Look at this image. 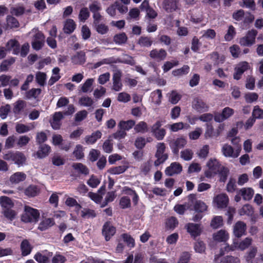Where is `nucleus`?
Returning <instances> with one entry per match:
<instances>
[{"label": "nucleus", "instance_id": "nucleus-1", "mask_svg": "<svg viewBox=\"0 0 263 263\" xmlns=\"http://www.w3.org/2000/svg\"><path fill=\"white\" fill-rule=\"evenodd\" d=\"M40 213L38 210L30 206L26 205L24 213L21 216V220L24 222H36L38 221Z\"/></svg>", "mask_w": 263, "mask_h": 263}, {"label": "nucleus", "instance_id": "nucleus-2", "mask_svg": "<svg viewBox=\"0 0 263 263\" xmlns=\"http://www.w3.org/2000/svg\"><path fill=\"white\" fill-rule=\"evenodd\" d=\"M156 148L157 150L155 156L157 159L154 162V164L157 166L165 162L168 158V155L165 153L166 147L164 143H158L156 145Z\"/></svg>", "mask_w": 263, "mask_h": 263}, {"label": "nucleus", "instance_id": "nucleus-3", "mask_svg": "<svg viewBox=\"0 0 263 263\" xmlns=\"http://www.w3.org/2000/svg\"><path fill=\"white\" fill-rule=\"evenodd\" d=\"M241 151V145H238L233 148L228 144H224L222 147L221 151L223 155L226 157L233 158H237Z\"/></svg>", "mask_w": 263, "mask_h": 263}, {"label": "nucleus", "instance_id": "nucleus-4", "mask_svg": "<svg viewBox=\"0 0 263 263\" xmlns=\"http://www.w3.org/2000/svg\"><path fill=\"white\" fill-rule=\"evenodd\" d=\"M257 31L255 29L249 30L246 35L240 39L239 43L243 46H251L255 43Z\"/></svg>", "mask_w": 263, "mask_h": 263}, {"label": "nucleus", "instance_id": "nucleus-5", "mask_svg": "<svg viewBox=\"0 0 263 263\" xmlns=\"http://www.w3.org/2000/svg\"><path fill=\"white\" fill-rule=\"evenodd\" d=\"M35 34L33 37L31 43L32 48L35 50H39L44 46L45 43V36L43 33L37 29H33Z\"/></svg>", "mask_w": 263, "mask_h": 263}, {"label": "nucleus", "instance_id": "nucleus-6", "mask_svg": "<svg viewBox=\"0 0 263 263\" xmlns=\"http://www.w3.org/2000/svg\"><path fill=\"white\" fill-rule=\"evenodd\" d=\"M186 143V139L183 137H180L171 140L169 145L173 153L175 155H178L179 149L183 148Z\"/></svg>", "mask_w": 263, "mask_h": 263}, {"label": "nucleus", "instance_id": "nucleus-7", "mask_svg": "<svg viewBox=\"0 0 263 263\" xmlns=\"http://www.w3.org/2000/svg\"><path fill=\"white\" fill-rule=\"evenodd\" d=\"M208 170L205 172V176L211 178L218 173L221 167L219 163L216 159L210 160L206 164Z\"/></svg>", "mask_w": 263, "mask_h": 263}, {"label": "nucleus", "instance_id": "nucleus-8", "mask_svg": "<svg viewBox=\"0 0 263 263\" xmlns=\"http://www.w3.org/2000/svg\"><path fill=\"white\" fill-rule=\"evenodd\" d=\"M252 239L250 237H247L240 242H234L233 245L231 246H226L225 250L226 251H234L235 249H239L241 251H243L247 249L251 244Z\"/></svg>", "mask_w": 263, "mask_h": 263}, {"label": "nucleus", "instance_id": "nucleus-9", "mask_svg": "<svg viewBox=\"0 0 263 263\" xmlns=\"http://www.w3.org/2000/svg\"><path fill=\"white\" fill-rule=\"evenodd\" d=\"M234 114V110L233 109L226 107L224 108L221 112H215L214 114V120L216 122H222L224 120L228 119Z\"/></svg>", "mask_w": 263, "mask_h": 263}, {"label": "nucleus", "instance_id": "nucleus-10", "mask_svg": "<svg viewBox=\"0 0 263 263\" xmlns=\"http://www.w3.org/2000/svg\"><path fill=\"white\" fill-rule=\"evenodd\" d=\"M189 200L193 205L194 210L198 213H202L206 211L208 205L202 201L197 200L194 194L189 196Z\"/></svg>", "mask_w": 263, "mask_h": 263}, {"label": "nucleus", "instance_id": "nucleus-11", "mask_svg": "<svg viewBox=\"0 0 263 263\" xmlns=\"http://www.w3.org/2000/svg\"><path fill=\"white\" fill-rule=\"evenodd\" d=\"M192 108L198 112H206L209 109V105L202 99L195 98L192 102Z\"/></svg>", "mask_w": 263, "mask_h": 263}, {"label": "nucleus", "instance_id": "nucleus-12", "mask_svg": "<svg viewBox=\"0 0 263 263\" xmlns=\"http://www.w3.org/2000/svg\"><path fill=\"white\" fill-rule=\"evenodd\" d=\"M213 202L217 208L223 209L228 206L229 199L226 194L221 193L214 197Z\"/></svg>", "mask_w": 263, "mask_h": 263}, {"label": "nucleus", "instance_id": "nucleus-13", "mask_svg": "<svg viewBox=\"0 0 263 263\" xmlns=\"http://www.w3.org/2000/svg\"><path fill=\"white\" fill-rule=\"evenodd\" d=\"M167 56V52L164 49H153L150 51L149 57L153 60L158 62L163 61Z\"/></svg>", "mask_w": 263, "mask_h": 263}, {"label": "nucleus", "instance_id": "nucleus-14", "mask_svg": "<svg viewBox=\"0 0 263 263\" xmlns=\"http://www.w3.org/2000/svg\"><path fill=\"white\" fill-rule=\"evenodd\" d=\"M249 68L250 65L247 62L239 63L235 68V72L233 74L234 79L237 80H239L243 72Z\"/></svg>", "mask_w": 263, "mask_h": 263}, {"label": "nucleus", "instance_id": "nucleus-15", "mask_svg": "<svg viewBox=\"0 0 263 263\" xmlns=\"http://www.w3.org/2000/svg\"><path fill=\"white\" fill-rule=\"evenodd\" d=\"M116 233V228L109 222H106L103 226L102 234L105 240L108 241Z\"/></svg>", "mask_w": 263, "mask_h": 263}, {"label": "nucleus", "instance_id": "nucleus-16", "mask_svg": "<svg viewBox=\"0 0 263 263\" xmlns=\"http://www.w3.org/2000/svg\"><path fill=\"white\" fill-rule=\"evenodd\" d=\"M247 229L246 223L241 221H237L233 227V233L234 235L239 238L245 234Z\"/></svg>", "mask_w": 263, "mask_h": 263}, {"label": "nucleus", "instance_id": "nucleus-17", "mask_svg": "<svg viewBox=\"0 0 263 263\" xmlns=\"http://www.w3.org/2000/svg\"><path fill=\"white\" fill-rule=\"evenodd\" d=\"M222 254L220 255H215L214 261L215 263H240V260L238 257L227 256L221 257Z\"/></svg>", "mask_w": 263, "mask_h": 263}, {"label": "nucleus", "instance_id": "nucleus-18", "mask_svg": "<svg viewBox=\"0 0 263 263\" xmlns=\"http://www.w3.org/2000/svg\"><path fill=\"white\" fill-rule=\"evenodd\" d=\"M122 73L120 70L115 71L112 77V89L119 91L122 89V83L121 82Z\"/></svg>", "mask_w": 263, "mask_h": 263}, {"label": "nucleus", "instance_id": "nucleus-19", "mask_svg": "<svg viewBox=\"0 0 263 263\" xmlns=\"http://www.w3.org/2000/svg\"><path fill=\"white\" fill-rule=\"evenodd\" d=\"M182 171L181 165L178 162L172 163L170 166L166 167L165 173L168 176L180 173Z\"/></svg>", "mask_w": 263, "mask_h": 263}, {"label": "nucleus", "instance_id": "nucleus-20", "mask_svg": "<svg viewBox=\"0 0 263 263\" xmlns=\"http://www.w3.org/2000/svg\"><path fill=\"white\" fill-rule=\"evenodd\" d=\"M187 232L194 237L199 236L201 232V229L198 224L189 223L185 226Z\"/></svg>", "mask_w": 263, "mask_h": 263}, {"label": "nucleus", "instance_id": "nucleus-21", "mask_svg": "<svg viewBox=\"0 0 263 263\" xmlns=\"http://www.w3.org/2000/svg\"><path fill=\"white\" fill-rule=\"evenodd\" d=\"M8 51H12L14 54H18L20 52V44L15 39H11L6 45Z\"/></svg>", "mask_w": 263, "mask_h": 263}, {"label": "nucleus", "instance_id": "nucleus-22", "mask_svg": "<svg viewBox=\"0 0 263 263\" xmlns=\"http://www.w3.org/2000/svg\"><path fill=\"white\" fill-rule=\"evenodd\" d=\"M86 54L83 51L76 53L71 58V62L76 65H82L86 62Z\"/></svg>", "mask_w": 263, "mask_h": 263}, {"label": "nucleus", "instance_id": "nucleus-23", "mask_svg": "<svg viewBox=\"0 0 263 263\" xmlns=\"http://www.w3.org/2000/svg\"><path fill=\"white\" fill-rule=\"evenodd\" d=\"M178 0H164L162 7L167 12H172L177 9Z\"/></svg>", "mask_w": 263, "mask_h": 263}, {"label": "nucleus", "instance_id": "nucleus-24", "mask_svg": "<svg viewBox=\"0 0 263 263\" xmlns=\"http://www.w3.org/2000/svg\"><path fill=\"white\" fill-rule=\"evenodd\" d=\"M63 116L61 112H56L53 115L52 120L50 121V124L54 129H58L61 126L60 121L63 119Z\"/></svg>", "mask_w": 263, "mask_h": 263}, {"label": "nucleus", "instance_id": "nucleus-25", "mask_svg": "<svg viewBox=\"0 0 263 263\" xmlns=\"http://www.w3.org/2000/svg\"><path fill=\"white\" fill-rule=\"evenodd\" d=\"M50 150L51 148L49 145L43 144L39 147V150L36 152L35 155L37 158L39 159L44 158L49 155Z\"/></svg>", "mask_w": 263, "mask_h": 263}, {"label": "nucleus", "instance_id": "nucleus-26", "mask_svg": "<svg viewBox=\"0 0 263 263\" xmlns=\"http://www.w3.org/2000/svg\"><path fill=\"white\" fill-rule=\"evenodd\" d=\"M102 133L100 130H97L91 134V135L86 136L85 137V141L87 144H94L98 139L101 138Z\"/></svg>", "mask_w": 263, "mask_h": 263}, {"label": "nucleus", "instance_id": "nucleus-27", "mask_svg": "<svg viewBox=\"0 0 263 263\" xmlns=\"http://www.w3.org/2000/svg\"><path fill=\"white\" fill-rule=\"evenodd\" d=\"M26 178V175L23 172H16L10 177V181L12 184H17L24 181Z\"/></svg>", "mask_w": 263, "mask_h": 263}, {"label": "nucleus", "instance_id": "nucleus-28", "mask_svg": "<svg viewBox=\"0 0 263 263\" xmlns=\"http://www.w3.org/2000/svg\"><path fill=\"white\" fill-rule=\"evenodd\" d=\"M239 193L245 200H249L252 199L254 192L251 187H243L239 190Z\"/></svg>", "mask_w": 263, "mask_h": 263}, {"label": "nucleus", "instance_id": "nucleus-29", "mask_svg": "<svg viewBox=\"0 0 263 263\" xmlns=\"http://www.w3.org/2000/svg\"><path fill=\"white\" fill-rule=\"evenodd\" d=\"M76 24L72 19H67L65 23L63 28L64 31L65 33L70 34L75 30Z\"/></svg>", "mask_w": 263, "mask_h": 263}, {"label": "nucleus", "instance_id": "nucleus-30", "mask_svg": "<svg viewBox=\"0 0 263 263\" xmlns=\"http://www.w3.org/2000/svg\"><path fill=\"white\" fill-rule=\"evenodd\" d=\"M213 238L219 242H225L229 238V234L226 231L221 230L213 235Z\"/></svg>", "mask_w": 263, "mask_h": 263}, {"label": "nucleus", "instance_id": "nucleus-31", "mask_svg": "<svg viewBox=\"0 0 263 263\" xmlns=\"http://www.w3.org/2000/svg\"><path fill=\"white\" fill-rule=\"evenodd\" d=\"M54 224L53 219L48 218H45L41 221L40 223L38 229L42 231L48 229L49 228L52 227Z\"/></svg>", "mask_w": 263, "mask_h": 263}, {"label": "nucleus", "instance_id": "nucleus-32", "mask_svg": "<svg viewBox=\"0 0 263 263\" xmlns=\"http://www.w3.org/2000/svg\"><path fill=\"white\" fill-rule=\"evenodd\" d=\"M94 79L89 78L87 79L84 83H83L80 87V90L84 92L87 93L92 91V86L94 82Z\"/></svg>", "mask_w": 263, "mask_h": 263}, {"label": "nucleus", "instance_id": "nucleus-33", "mask_svg": "<svg viewBox=\"0 0 263 263\" xmlns=\"http://www.w3.org/2000/svg\"><path fill=\"white\" fill-rule=\"evenodd\" d=\"M26 106V102L25 101L19 100L14 104L13 111L14 114L19 115Z\"/></svg>", "mask_w": 263, "mask_h": 263}, {"label": "nucleus", "instance_id": "nucleus-34", "mask_svg": "<svg viewBox=\"0 0 263 263\" xmlns=\"http://www.w3.org/2000/svg\"><path fill=\"white\" fill-rule=\"evenodd\" d=\"M21 249L23 256L28 255L32 250V247L27 239H24L22 241L21 244Z\"/></svg>", "mask_w": 263, "mask_h": 263}, {"label": "nucleus", "instance_id": "nucleus-35", "mask_svg": "<svg viewBox=\"0 0 263 263\" xmlns=\"http://www.w3.org/2000/svg\"><path fill=\"white\" fill-rule=\"evenodd\" d=\"M153 43L152 39L148 36H141L138 41V44L141 47H149Z\"/></svg>", "mask_w": 263, "mask_h": 263}, {"label": "nucleus", "instance_id": "nucleus-36", "mask_svg": "<svg viewBox=\"0 0 263 263\" xmlns=\"http://www.w3.org/2000/svg\"><path fill=\"white\" fill-rule=\"evenodd\" d=\"M135 125V121L133 120L121 121L118 124V127L125 131L129 130Z\"/></svg>", "mask_w": 263, "mask_h": 263}, {"label": "nucleus", "instance_id": "nucleus-37", "mask_svg": "<svg viewBox=\"0 0 263 263\" xmlns=\"http://www.w3.org/2000/svg\"><path fill=\"white\" fill-rule=\"evenodd\" d=\"M97 214L95 210L88 208H84L81 211V216L84 219L93 218Z\"/></svg>", "mask_w": 263, "mask_h": 263}, {"label": "nucleus", "instance_id": "nucleus-38", "mask_svg": "<svg viewBox=\"0 0 263 263\" xmlns=\"http://www.w3.org/2000/svg\"><path fill=\"white\" fill-rule=\"evenodd\" d=\"M257 252V248L256 247H252L246 253L245 259L247 263H254L253 258L255 257Z\"/></svg>", "mask_w": 263, "mask_h": 263}, {"label": "nucleus", "instance_id": "nucleus-39", "mask_svg": "<svg viewBox=\"0 0 263 263\" xmlns=\"http://www.w3.org/2000/svg\"><path fill=\"white\" fill-rule=\"evenodd\" d=\"M39 189L35 185L29 186L24 191L25 194L29 197H33L37 196L39 194Z\"/></svg>", "mask_w": 263, "mask_h": 263}, {"label": "nucleus", "instance_id": "nucleus-40", "mask_svg": "<svg viewBox=\"0 0 263 263\" xmlns=\"http://www.w3.org/2000/svg\"><path fill=\"white\" fill-rule=\"evenodd\" d=\"M47 75L45 72L38 71L35 74V81L41 86H44L46 83Z\"/></svg>", "mask_w": 263, "mask_h": 263}, {"label": "nucleus", "instance_id": "nucleus-41", "mask_svg": "<svg viewBox=\"0 0 263 263\" xmlns=\"http://www.w3.org/2000/svg\"><path fill=\"white\" fill-rule=\"evenodd\" d=\"M0 204L3 209L11 208L14 206L12 201L7 196H2L0 197Z\"/></svg>", "mask_w": 263, "mask_h": 263}, {"label": "nucleus", "instance_id": "nucleus-42", "mask_svg": "<svg viewBox=\"0 0 263 263\" xmlns=\"http://www.w3.org/2000/svg\"><path fill=\"white\" fill-rule=\"evenodd\" d=\"M207 58H209L214 63V65H218L220 63H222L225 58L223 56L219 57V54L217 52H213L210 54Z\"/></svg>", "mask_w": 263, "mask_h": 263}, {"label": "nucleus", "instance_id": "nucleus-43", "mask_svg": "<svg viewBox=\"0 0 263 263\" xmlns=\"http://www.w3.org/2000/svg\"><path fill=\"white\" fill-rule=\"evenodd\" d=\"M26 158L23 153L20 152H15L14 162L18 165H22L25 163Z\"/></svg>", "mask_w": 263, "mask_h": 263}, {"label": "nucleus", "instance_id": "nucleus-44", "mask_svg": "<svg viewBox=\"0 0 263 263\" xmlns=\"http://www.w3.org/2000/svg\"><path fill=\"white\" fill-rule=\"evenodd\" d=\"M72 166L78 173L84 175H87L89 173L88 168L81 163H74L72 164Z\"/></svg>", "mask_w": 263, "mask_h": 263}, {"label": "nucleus", "instance_id": "nucleus-45", "mask_svg": "<svg viewBox=\"0 0 263 263\" xmlns=\"http://www.w3.org/2000/svg\"><path fill=\"white\" fill-rule=\"evenodd\" d=\"M15 61L14 58H10L2 62L0 65V70L2 71H6L8 70L9 67L12 65Z\"/></svg>", "mask_w": 263, "mask_h": 263}, {"label": "nucleus", "instance_id": "nucleus-46", "mask_svg": "<svg viewBox=\"0 0 263 263\" xmlns=\"http://www.w3.org/2000/svg\"><path fill=\"white\" fill-rule=\"evenodd\" d=\"M40 88H32L25 93V97L28 99H36L41 93Z\"/></svg>", "mask_w": 263, "mask_h": 263}, {"label": "nucleus", "instance_id": "nucleus-47", "mask_svg": "<svg viewBox=\"0 0 263 263\" xmlns=\"http://www.w3.org/2000/svg\"><path fill=\"white\" fill-rule=\"evenodd\" d=\"M20 24L16 18L12 16H8L7 17V29H12L19 27Z\"/></svg>", "mask_w": 263, "mask_h": 263}, {"label": "nucleus", "instance_id": "nucleus-48", "mask_svg": "<svg viewBox=\"0 0 263 263\" xmlns=\"http://www.w3.org/2000/svg\"><path fill=\"white\" fill-rule=\"evenodd\" d=\"M2 213L7 219L10 221H12L14 219L17 215V213L11 208L3 209Z\"/></svg>", "mask_w": 263, "mask_h": 263}, {"label": "nucleus", "instance_id": "nucleus-49", "mask_svg": "<svg viewBox=\"0 0 263 263\" xmlns=\"http://www.w3.org/2000/svg\"><path fill=\"white\" fill-rule=\"evenodd\" d=\"M168 96L169 102L173 104H177L181 98V96L175 90L171 91L168 94Z\"/></svg>", "mask_w": 263, "mask_h": 263}, {"label": "nucleus", "instance_id": "nucleus-50", "mask_svg": "<svg viewBox=\"0 0 263 263\" xmlns=\"http://www.w3.org/2000/svg\"><path fill=\"white\" fill-rule=\"evenodd\" d=\"M127 37L124 32L116 34L114 37V41L116 44L120 45L126 43Z\"/></svg>", "mask_w": 263, "mask_h": 263}, {"label": "nucleus", "instance_id": "nucleus-51", "mask_svg": "<svg viewBox=\"0 0 263 263\" xmlns=\"http://www.w3.org/2000/svg\"><path fill=\"white\" fill-rule=\"evenodd\" d=\"M134 126V130L136 133H144L148 130L147 125L144 121H141Z\"/></svg>", "mask_w": 263, "mask_h": 263}, {"label": "nucleus", "instance_id": "nucleus-52", "mask_svg": "<svg viewBox=\"0 0 263 263\" xmlns=\"http://www.w3.org/2000/svg\"><path fill=\"white\" fill-rule=\"evenodd\" d=\"M153 98V102L156 105H159L161 102L162 98L161 90L160 89H157L152 93Z\"/></svg>", "mask_w": 263, "mask_h": 263}, {"label": "nucleus", "instance_id": "nucleus-53", "mask_svg": "<svg viewBox=\"0 0 263 263\" xmlns=\"http://www.w3.org/2000/svg\"><path fill=\"white\" fill-rule=\"evenodd\" d=\"M93 100L87 96H84L80 98L79 103L80 105L85 107H90L93 104Z\"/></svg>", "mask_w": 263, "mask_h": 263}, {"label": "nucleus", "instance_id": "nucleus-54", "mask_svg": "<svg viewBox=\"0 0 263 263\" xmlns=\"http://www.w3.org/2000/svg\"><path fill=\"white\" fill-rule=\"evenodd\" d=\"M193 154L192 150L186 148L180 152V157L185 161H189L192 159Z\"/></svg>", "mask_w": 263, "mask_h": 263}, {"label": "nucleus", "instance_id": "nucleus-55", "mask_svg": "<svg viewBox=\"0 0 263 263\" xmlns=\"http://www.w3.org/2000/svg\"><path fill=\"white\" fill-rule=\"evenodd\" d=\"M239 213L240 215H251L253 213V209L251 205L246 204L239 210Z\"/></svg>", "mask_w": 263, "mask_h": 263}, {"label": "nucleus", "instance_id": "nucleus-56", "mask_svg": "<svg viewBox=\"0 0 263 263\" xmlns=\"http://www.w3.org/2000/svg\"><path fill=\"white\" fill-rule=\"evenodd\" d=\"M223 224V219L221 216H217L214 217L211 222V226L213 229H217Z\"/></svg>", "mask_w": 263, "mask_h": 263}, {"label": "nucleus", "instance_id": "nucleus-57", "mask_svg": "<svg viewBox=\"0 0 263 263\" xmlns=\"http://www.w3.org/2000/svg\"><path fill=\"white\" fill-rule=\"evenodd\" d=\"M209 153V146L205 145L202 146L197 153L198 157L200 159H205Z\"/></svg>", "mask_w": 263, "mask_h": 263}, {"label": "nucleus", "instance_id": "nucleus-58", "mask_svg": "<svg viewBox=\"0 0 263 263\" xmlns=\"http://www.w3.org/2000/svg\"><path fill=\"white\" fill-rule=\"evenodd\" d=\"M121 237L129 247H134L135 245V240L129 234L127 233L123 234L121 235Z\"/></svg>", "mask_w": 263, "mask_h": 263}, {"label": "nucleus", "instance_id": "nucleus-59", "mask_svg": "<svg viewBox=\"0 0 263 263\" xmlns=\"http://www.w3.org/2000/svg\"><path fill=\"white\" fill-rule=\"evenodd\" d=\"M236 34V31L235 28L230 25L229 27L227 33L224 35V39L227 41H231Z\"/></svg>", "mask_w": 263, "mask_h": 263}, {"label": "nucleus", "instance_id": "nucleus-60", "mask_svg": "<svg viewBox=\"0 0 263 263\" xmlns=\"http://www.w3.org/2000/svg\"><path fill=\"white\" fill-rule=\"evenodd\" d=\"M16 142V137L14 135L9 136L5 141V147L10 149L14 147Z\"/></svg>", "mask_w": 263, "mask_h": 263}, {"label": "nucleus", "instance_id": "nucleus-61", "mask_svg": "<svg viewBox=\"0 0 263 263\" xmlns=\"http://www.w3.org/2000/svg\"><path fill=\"white\" fill-rule=\"evenodd\" d=\"M205 138H210L216 137V132L214 131L213 126L211 124H207L206 130L204 133Z\"/></svg>", "mask_w": 263, "mask_h": 263}, {"label": "nucleus", "instance_id": "nucleus-62", "mask_svg": "<svg viewBox=\"0 0 263 263\" xmlns=\"http://www.w3.org/2000/svg\"><path fill=\"white\" fill-rule=\"evenodd\" d=\"M191 259V254L188 252H182L177 263H189Z\"/></svg>", "mask_w": 263, "mask_h": 263}, {"label": "nucleus", "instance_id": "nucleus-63", "mask_svg": "<svg viewBox=\"0 0 263 263\" xmlns=\"http://www.w3.org/2000/svg\"><path fill=\"white\" fill-rule=\"evenodd\" d=\"M30 140V138L27 136H21L18 138L16 144L18 147H22L27 145Z\"/></svg>", "mask_w": 263, "mask_h": 263}, {"label": "nucleus", "instance_id": "nucleus-64", "mask_svg": "<svg viewBox=\"0 0 263 263\" xmlns=\"http://www.w3.org/2000/svg\"><path fill=\"white\" fill-rule=\"evenodd\" d=\"M89 16V12L87 8H83L80 10L79 18L81 22H84Z\"/></svg>", "mask_w": 263, "mask_h": 263}]
</instances>
